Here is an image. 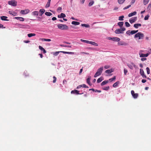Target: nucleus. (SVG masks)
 I'll return each mask as SVG.
<instances>
[{"instance_id": "f3484780", "label": "nucleus", "mask_w": 151, "mask_h": 151, "mask_svg": "<svg viewBox=\"0 0 151 151\" xmlns=\"http://www.w3.org/2000/svg\"><path fill=\"white\" fill-rule=\"evenodd\" d=\"M9 13L10 14H12L14 16H15L17 15V13L13 11H10L9 12Z\"/></svg>"}, {"instance_id": "e2e57ef3", "label": "nucleus", "mask_w": 151, "mask_h": 151, "mask_svg": "<svg viewBox=\"0 0 151 151\" xmlns=\"http://www.w3.org/2000/svg\"><path fill=\"white\" fill-rule=\"evenodd\" d=\"M131 93L132 96L135 93H134V92L133 90H132L131 91Z\"/></svg>"}, {"instance_id": "3c124183", "label": "nucleus", "mask_w": 151, "mask_h": 151, "mask_svg": "<svg viewBox=\"0 0 151 151\" xmlns=\"http://www.w3.org/2000/svg\"><path fill=\"white\" fill-rule=\"evenodd\" d=\"M62 9V8L60 7H59L57 10L58 12H61V10Z\"/></svg>"}, {"instance_id": "5fc2aeb1", "label": "nucleus", "mask_w": 151, "mask_h": 151, "mask_svg": "<svg viewBox=\"0 0 151 151\" xmlns=\"http://www.w3.org/2000/svg\"><path fill=\"white\" fill-rule=\"evenodd\" d=\"M131 6V5H129L128 6H127L124 7L123 8V9L125 10L129 8V7H130Z\"/></svg>"}, {"instance_id": "dca6fc26", "label": "nucleus", "mask_w": 151, "mask_h": 151, "mask_svg": "<svg viewBox=\"0 0 151 151\" xmlns=\"http://www.w3.org/2000/svg\"><path fill=\"white\" fill-rule=\"evenodd\" d=\"M45 12V10L44 9H40L39 11V12L40 13V15L41 16H42Z\"/></svg>"}, {"instance_id": "423d86ee", "label": "nucleus", "mask_w": 151, "mask_h": 151, "mask_svg": "<svg viewBox=\"0 0 151 151\" xmlns=\"http://www.w3.org/2000/svg\"><path fill=\"white\" fill-rule=\"evenodd\" d=\"M107 39L109 40H111L114 41H119L120 40V39L119 38L117 37H108Z\"/></svg>"}, {"instance_id": "2f4dec72", "label": "nucleus", "mask_w": 151, "mask_h": 151, "mask_svg": "<svg viewBox=\"0 0 151 151\" xmlns=\"http://www.w3.org/2000/svg\"><path fill=\"white\" fill-rule=\"evenodd\" d=\"M62 51H57L55 52H54L53 55L55 56H56L58 55L60 52H62Z\"/></svg>"}, {"instance_id": "9d476101", "label": "nucleus", "mask_w": 151, "mask_h": 151, "mask_svg": "<svg viewBox=\"0 0 151 151\" xmlns=\"http://www.w3.org/2000/svg\"><path fill=\"white\" fill-rule=\"evenodd\" d=\"M140 73L141 75L142 76V77L143 78H147V76L145 74L144 71L143 69H140Z\"/></svg>"}, {"instance_id": "a18cd8bd", "label": "nucleus", "mask_w": 151, "mask_h": 151, "mask_svg": "<svg viewBox=\"0 0 151 151\" xmlns=\"http://www.w3.org/2000/svg\"><path fill=\"white\" fill-rule=\"evenodd\" d=\"M50 2L48 1L45 5V7L48 8L50 6Z\"/></svg>"}, {"instance_id": "0e129e2a", "label": "nucleus", "mask_w": 151, "mask_h": 151, "mask_svg": "<svg viewBox=\"0 0 151 151\" xmlns=\"http://www.w3.org/2000/svg\"><path fill=\"white\" fill-rule=\"evenodd\" d=\"M85 0H80V2L81 3V4H84Z\"/></svg>"}, {"instance_id": "b1692460", "label": "nucleus", "mask_w": 151, "mask_h": 151, "mask_svg": "<svg viewBox=\"0 0 151 151\" xmlns=\"http://www.w3.org/2000/svg\"><path fill=\"white\" fill-rule=\"evenodd\" d=\"M62 52L64 53V54H74L75 53L72 52H65V51H62Z\"/></svg>"}, {"instance_id": "393cba45", "label": "nucleus", "mask_w": 151, "mask_h": 151, "mask_svg": "<svg viewBox=\"0 0 151 151\" xmlns=\"http://www.w3.org/2000/svg\"><path fill=\"white\" fill-rule=\"evenodd\" d=\"M119 81H117L113 84V86L114 88H116L118 86V85L119 84Z\"/></svg>"}, {"instance_id": "6ab92c4d", "label": "nucleus", "mask_w": 151, "mask_h": 151, "mask_svg": "<svg viewBox=\"0 0 151 151\" xmlns=\"http://www.w3.org/2000/svg\"><path fill=\"white\" fill-rule=\"evenodd\" d=\"M136 14H137L136 12H132L131 13H129L128 14V16L129 17H131L133 16V15H135Z\"/></svg>"}, {"instance_id": "bf43d9fd", "label": "nucleus", "mask_w": 151, "mask_h": 151, "mask_svg": "<svg viewBox=\"0 0 151 151\" xmlns=\"http://www.w3.org/2000/svg\"><path fill=\"white\" fill-rule=\"evenodd\" d=\"M126 33L127 34V35H130V34H130V30H128V31H127L126 32Z\"/></svg>"}, {"instance_id": "13d9d810", "label": "nucleus", "mask_w": 151, "mask_h": 151, "mask_svg": "<svg viewBox=\"0 0 151 151\" xmlns=\"http://www.w3.org/2000/svg\"><path fill=\"white\" fill-rule=\"evenodd\" d=\"M110 66L108 65H106L104 66V68L105 69H108L109 68Z\"/></svg>"}, {"instance_id": "de8ad7c7", "label": "nucleus", "mask_w": 151, "mask_h": 151, "mask_svg": "<svg viewBox=\"0 0 151 151\" xmlns=\"http://www.w3.org/2000/svg\"><path fill=\"white\" fill-rule=\"evenodd\" d=\"M150 17V16L149 14L147 15L144 18V19L145 20H147L148 19V18Z\"/></svg>"}, {"instance_id": "0eeeda50", "label": "nucleus", "mask_w": 151, "mask_h": 151, "mask_svg": "<svg viewBox=\"0 0 151 151\" xmlns=\"http://www.w3.org/2000/svg\"><path fill=\"white\" fill-rule=\"evenodd\" d=\"M127 66L131 69L133 70V67L136 68V65L133 63H132L131 64H127Z\"/></svg>"}, {"instance_id": "774afa93", "label": "nucleus", "mask_w": 151, "mask_h": 151, "mask_svg": "<svg viewBox=\"0 0 151 151\" xmlns=\"http://www.w3.org/2000/svg\"><path fill=\"white\" fill-rule=\"evenodd\" d=\"M56 19H57L55 17H53V18H52V20L53 21L55 20H56Z\"/></svg>"}, {"instance_id": "39448f33", "label": "nucleus", "mask_w": 151, "mask_h": 151, "mask_svg": "<svg viewBox=\"0 0 151 151\" xmlns=\"http://www.w3.org/2000/svg\"><path fill=\"white\" fill-rule=\"evenodd\" d=\"M8 4L13 6H16L17 5V2L14 0H12L8 2Z\"/></svg>"}, {"instance_id": "bb28decb", "label": "nucleus", "mask_w": 151, "mask_h": 151, "mask_svg": "<svg viewBox=\"0 0 151 151\" xmlns=\"http://www.w3.org/2000/svg\"><path fill=\"white\" fill-rule=\"evenodd\" d=\"M89 44L94 46H98V44L97 43L93 41H90Z\"/></svg>"}, {"instance_id": "4be33fe9", "label": "nucleus", "mask_w": 151, "mask_h": 151, "mask_svg": "<svg viewBox=\"0 0 151 151\" xmlns=\"http://www.w3.org/2000/svg\"><path fill=\"white\" fill-rule=\"evenodd\" d=\"M71 23L72 24H73L75 25H78L80 24V22L74 21H72Z\"/></svg>"}, {"instance_id": "e433bc0d", "label": "nucleus", "mask_w": 151, "mask_h": 151, "mask_svg": "<svg viewBox=\"0 0 151 151\" xmlns=\"http://www.w3.org/2000/svg\"><path fill=\"white\" fill-rule=\"evenodd\" d=\"M81 26L83 27H86L88 28L90 27V26L87 24H81Z\"/></svg>"}, {"instance_id": "f704fd0d", "label": "nucleus", "mask_w": 151, "mask_h": 151, "mask_svg": "<svg viewBox=\"0 0 151 151\" xmlns=\"http://www.w3.org/2000/svg\"><path fill=\"white\" fill-rule=\"evenodd\" d=\"M60 46L61 47H65L69 48H70L71 47V46L65 45H60Z\"/></svg>"}, {"instance_id": "7ed1b4c3", "label": "nucleus", "mask_w": 151, "mask_h": 151, "mask_svg": "<svg viewBox=\"0 0 151 151\" xmlns=\"http://www.w3.org/2000/svg\"><path fill=\"white\" fill-rule=\"evenodd\" d=\"M58 27L59 29L62 30H67L68 28L66 25L61 24H58Z\"/></svg>"}, {"instance_id": "c85d7f7f", "label": "nucleus", "mask_w": 151, "mask_h": 151, "mask_svg": "<svg viewBox=\"0 0 151 151\" xmlns=\"http://www.w3.org/2000/svg\"><path fill=\"white\" fill-rule=\"evenodd\" d=\"M36 34L35 33H29L27 35L29 37H31L32 36H35Z\"/></svg>"}, {"instance_id": "f8f14e48", "label": "nucleus", "mask_w": 151, "mask_h": 151, "mask_svg": "<svg viewBox=\"0 0 151 151\" xmlns=\"http://www.w3.org/2000/svg\"><path fill=\"white\" fill-rule=\"evenodd\" d=\"M91 79V76H89L88 78H87L86 80L87 83L90 86L91 85V84L90 83V80Z\"/></svg>"}, {"instance_id": "a878e982", "label": "nucleus", "mask_w": 151, "mask_h": 151, "mask_svg": "<svg viewBox=\"0 0 151 151\" xmlns=\"http://www.w3.org/2000/svg\"><path fill=\"white\" fill-rule=\"evenodd\" d=\"M108 80L104 81L102 82V83H101V85L102 86H104L106 83H108Z\"/></svg>"}, {"instance_id": "7c9ffc66", "label": "nucleus", "mask_w": 151, "mask_h": 151, "mask_svg": "<svg viewBox=\"0 0 151 151\" xmlns=\"http://www.w3.org/2000/svg\"><path fill=\"white\" fill-rule=\"evenodd\" d=\"M45 15L48 16H50L52 15V14L49 12H46L45 13Z\"/></svg>"}, {"instance_id": "09e8293b", "label": "nucleus", "mask_w": 151, "mask_h": 151, "mask_svg": "<svg viewBox=\"0 0 151 151\" xmlns=\"http://www.w3.org/2000/svg\"><path fill=\"white\" fill-rule=\"evenodd\" d=\"M146 69L147 74H149L150 73V70L149 68L148 67H147Z\"/></svg>"}, {"instance_id": "ddd939ff", "label": "nucleus", "mask_w": 151, "mask_h": 151, "mask_svg": "<svg viewBox=\"0 0 151 151\" xmlns=\"http://www.w3.org/2000/svg\"><path fill=\"white\" fill-rule=\"evenodd\" d=\"M39 48L40 50L41 51L43 52V53H45L46 52V50L41 46H39Z\"/></svg>"}, {"instance_id": "a211bd4d", "label": "nucleus", "mask_w": 151, "mask_h": 151, "mask_svg": "<svg viewBox=\"0 0 151 151\" xmlns=\"http://www.w3.org/2000/svg\"><path fill=\"white\" fill-rule=\"evenodd\" d=\"M113 72V70L112 69H111L106 70L105 71V72L106 73L109 74L112 72Z\"/></svg>"}, {"instance_id": "a19ab883", "label": "nucleus", "mask_w": 151, "mask_h": 151, "mask_svg": "<svg viewBox=\"0 0 151 151\" xmlns=\"http://www.w3.org/2000/svg\"><path fill=\"white\" fill-rule=\"evenodd\" d=\"M139 57L140 58L145 57V54H144L142 53H139Z\"/></svg>"}, {"instance_id": "680f3d73", "label": "nucleus", "mask_w": 151, "mask_h": 151, "mask_svg": "<svg viewBox=\"0 0 151 151\" xmlns=\"http://www.w3.org/2000/svg\"><path fill=\"white\" fill-rule=\"evenodd\" d=\"M80 54H86V55H89V53H88L85 52H81L80 53Z\"/></svg>"}, {"instance_id": "37998d69", "label": "nucleus", "mask_w": 151, "mask_h": 151, "mask_svg": "<svg viewBox=\"0 0 151 151\" xmlns=\"http://www.w3.org/2000/svg\"><path fill=\"white\" fill-rule=\"evenodd\" d=\"M125 26L127 27H130V25L128 22H125Z\"/></svg>"}, {"instance_id": "49530a36", "label": "nucleus", "mask_w": 151, "mask_h": 151, "mask_svg": "<svg viewBox=\"0 0 151 151\" xmlns=\"http://www.w3.org/2000/svg\"><path fill=\"white\" fill-rule=\"evenodd\" d=\"M60 15L62 18H63L66 17L65 15L63 13H61Z\"/></svg>"}, {"instance_id": "72a5a7b5", "label": "nucleus", "mask_w": 151, "mask_h": 151, "mask_svg": "<svg viewBox=\"0 0 151 151\" xmlns=\"http://www.w3.org/2000/svg\"><path fill=\"white\" fill-rule=\"evenodd\" d=\"M150 0H143V3L145 5H146L149 2Z\"/></svg>"}, {"instance_id": "c9c22d12", "label": "nucleus", "mask_w": 151, "mask_h": 151, "mask_svg": "<svg viewBox=\"0 0 151 151\" xmlns=\"http://www.w3.org/2000/svg\"><path fill=\"white\" fill-rule=\"evenodd\" d=\"M125 0H118V2L119 4H122Z\"/></svg>"}, {"instance_id": "4c0bfd02", "label": "nucleus", "mask_w": 151, "mask_h": 151, "mask_svg": "<svg viewBox=\"0 0 151 151\" xmlns=\"http://www.w3.org/2000/svg\"><path fill=\"white\" fill-rule=\"evenodd\" d=\"M94 3V1H91L88 4V6H92Z\"/></svg>"}, {"instance_id": "603ef678", "label": "nucleus", "mask_w": 151, "mask_h": 151, "mask_svg": "<svg viewBox=\"0 0 151 151\" xmlns=\"http://www.w3.org/2000/svg\"><path fill=\"white\" fill-rule=\"evenodd\" d=\"M150 54V52L149 51H148V53L145 54V57H147Z\"/></svg>"}, {"instance_id": "4468645a", "label": "nucleus", "mask_w": 151, "mask_h": 151, "mask_svg": "<svg viewBox=\"0 0 151 151\" xmlns=\"http://www.w3.org/2000/svg\"><path fill=\"white\" fill-rule=\"evenodd\" d=\"M14 19L17 20H19L20 21H21L23 22L24 21V19L22 17H14Z\"/></svg>"}, {"instance_id": "473e14b6", "label": "nucleus", "mask_w": 151, "mask_h": 151, "mask_svg": "<svg viewBox=\"0 0 151 151\" xmlns=\"http://www.w3.org/2000/svg\"><path fill=\"white\" fill-rule=\"evenodd\" d=\"M110 87L109 86H107L106 87H104L103 88V89L104 90L107 91L109 89Z\"/></svg>"}, {"instance_id": "8fccbe9b", "label": "nucleus", "mask_w": 151, "mask_h": 151, "mask_svg": "<svg viewBox=\"0 0 151 151\" xmlns=\"http://www.w3.org/2000/svg\"><path fill=\"white\" fill-rule=\"evenodd\" d=\"M124 74L126 75L128 73V70L125 68H124Z\"/></svg>"}, {"instance_id": "4d7b16f0", "label": "nucleus", "mask_w": 151, "mask_h": 151, "mask_svg": "<svg viewBox=\"0 0 151 151\" xmlns=\"http://www.w3.org/2000/svg\"><path fill=\"white\" fill-rule=\"evenodd\" d=\"M141 60L142 61H144L146 60L147 58H141Z\"/></svg>"}, {"instance_id": "864d4df0", "label": "nucleus", "mask_w": 151, "mask_h": 151, "mask_svg": "<svg viewBox=\"0 0 151 151\" xmlns=\"http://www.w3.org/2000/svg\"><path fill=\"white\" fill-rule=\"evenodd\" d=\"M81 86H82V87H83V88H88V86H86L85 84H83L81 85Z\"/></svg>"}, {"instance_id": "ea45409f", "label": "nucleus", "mask_w": 151, "mask_h": 151, "mask_svg": "<svg viewBox=\"0 0 151 151\" xmlns=\"http://www.w3.org/2000/svg\"><path fill=\"white\" fill-rule=\"evenodd\" d=\"M124 17V16L123 15L120 16L119 17V20L120 21H123Z\"/></svg>"}, {"instance_id": "412c9836", "label": "nucleus", "mask_w": 151, "mask_h": 151, "mask_svg": "<svg viewBox=\"0 0 151 151\" xmlns=\"http://www.w3.org/2000/svg\"><path fill=\"white\" fill-rule=\"evenodd\" d=\"M7 18V17L5 16H2L1 17V19L2 20L8 21V20L6 19Z\"/></svg>"}, {"instance_id": "58836bf2", "label": "nucleus", "mask_w": 151, "mask_h": 151, "mask_svg": "<svg viewBox=\"0 0 151 151\" xmlns=\"http://www.w3.org/2000/svg\"><path fill=\"white\" fill-rule=\"evenodd\" d=\"M116 77L115 76H114V77L109 79L108 81H110V82H111L115 80L116 79Z\"/></svg>"}, {"instance_id": "79ce46f5", "label": "nucleus", "mask_w": 151, "mask_h": 151, "mask_svg": "<svg viewBox=\"0 0 151 151\" xmlns=\"http://www.w3.org/2000/svg\"><path fill=\"white\" fill-rule=\"evenodd\" d=\"M42 40L43 41H46L48 42H50L51 41V40L50 39H42Z\"/></svg>"}, {"instance_id": "cd10ccee", "label": "nucleus", "mask_w": 151, "mask_h": 151, "mask_svg": "<svg viewBox=\"0 0 151 151\" xmlns=\"http://www.w3.org/2000/svg\"><path fill=\"white\" fill-rule=\"evenodd\" d=\"M123 24L124 22H119L118 23V25L121 27L123 26Z\"/></svg>"}, {"instance_id": "aec40b11", "label": "nucleus", "mask_w": 151, "mask_h": 151, "mask_svg": "<svg viewBox=\"0 0 151 151\" xmlns=\"http://www.w3.org/2000/svg\"><path fill=\"white\" fill-rule=\"evenodd\" d=\"M141 25L140 24H135L134 25V27L136 28H138L139 27H141Z\"/></svg>"}, {"instance_id": "1a4fd4ad", "label": "nucleus", "mask_w": 151, "mask_h": 151, "mask_svg": "<svg viewBox=\"0 0 151 151\" xmlns=\"http://www.w3.org/2000/svg\"><path fill=\"white\" fill-rule=\"evenodd\" d=\"M29 12V10L28 9H26L25 10H21L20 12V13L22 14H26Z\"/></svg>"}, {"instance_id": "6e6d98bb", "label": "nucleus", "mask_w": 151, "mask_h": 151, "mask_svg": "<svg viewBox=\"0 0 151 151\" xmlns=\"http://www.w3.org/2000/svg\"><path fill=\"white\" fill-rule=\"evenodd\" d=\"M135 33V30H132V31H131L130 32V34L131 35H133Z\"/></svg>"}, {"instance_id": "f03ea898", "label": "nucleus", "mask_w": 151, "mask_h": 151, "mask_svg": "<svg viewBox=\"0 0 151 151\" xmlns=\"http://www.w3.org/2000/svg\"><path fill=\"white\" fill-rule=\"evenodd\" d=\"M103 67H101L100 68H99L97 70L96 72V73L94 75V77L95 78H96L97 77V76L100 75L103 71Z\"/></svg>"}, {"instance_id": "5701e85b", "label": "nucleus", "mask_w": 151, "mask_h": 151, "mask_svg": "<svg viewBox=\"0 0 151 151\" xmlns=\"http://www.w3.org/2000/svg\"><path fill=\"white\" fill-rule=\"evenodd\" d=\"M38 14H39L38 12L37 11H34V12H33L32 13V15H33V16H38Z\"/></svg>"}, {"instance_id": "c756f323", "label": "nucleus", "mask_w": 151, "mask_h": 151, "mask_svg": "<svg viewBox=\"0 0 151 151\" xmlns=\"http://www.w3.org/2000/svg\"><path fill=\"white\" fill-rule=\"evenodd\" d=\"M138 96V94L137 93H135L132 96L133 98L134 99H137Z\"/></svg>"}, {"instance_id": "20e7f679", "label": "nucleus", "mask_w": 151, "mask_h": 151, "mask_svg": "<svg viewBox=\"0 0 151 151\" xmlns=\"http://www.w3.org/2000/svg\"><path fill=\"white\" fill-rule=\"evenodd\" d=\"M126 30V29L124 27L121 28V29H116L115 32L116 34H119L120 33H123V31Z\"/></svg>"}, {"instance_id": "f257e3e1", "label": "nucleus", "mask_w": 151, "mask_h": 151, "mask_svg": "<svg viewBox=\"0 0 151 151\" xmlns=\"http://www.w3.org/2000/svg\"><path fill=\"white\" fill-rule=\"evenodd\" d=\"M144 36V35L143 33L139 32L135 35L134 38H138L139 40L142 39L143 38Z\"/></svg>"}, {"instance_id": "c03bdc74", "label": "nucleus", "mask_w": 151, "mask_h": 151, "mask_svg": "<svg viewBox=\"0 0 151 151\" xmlns=\"http://www.w3.org/2000/svg\"><path fill=\"white\" fill-rule=\"evenodd\" d=\"M151 8V4H149L148 5V7L147 8V10L148 11H149L150 8Z\"/></svg>"}, {"instance_id": "338daca9", "label": "nucleus", "mask_w": 151, "mask_h": 151, "mask_svg": "<svg viewBox=\"0 0 151 151\" xmlns=\"http://www.w3.org/2000/svg\"><path fill=\"white\" fill-rule=\"evenodd\" d=\"M146 81L145 80V79H142V83H145V82H146Z\"/></svg>"}, {"instance_id": "2eb2a0df", "label": "nucleus", "mask_w": 151, "mask_h": 151, "mask_svg": "<svg viewBox=\"0 0 151 151\" xmlns=\"http://www.w3.org/2000/svg\"><path fill=\"white\" fill-rule=\"evenodd\" d=\"M104 79L103 77L101 76L97 79V83H99L101 82Z\"/></svg>"}, {"instance_id": "9b49d317", "label": "nucleus", "mask_w": 151, "mask_h": 151, "mask_svg": "<svg viewBox=\"0 0 151 151\" xmlns=\"http://www.w3.org/2000/svg\"><path fill=\"white\" fill-rule=\"evenodd\" d=\"M79 91L77 90H75L71 91V93L72 94H81V93H79Z\"/></svg>"}, {"instance_id": "69168bd1", "label": "nucleus", "mask_w": 151, "mask_h": 151, "mask_svg": "<svg viewBox=\"0 0 151 151\" xmlns=\"http://www.w3.org/2000/svg\"><path fill=\"white\" fill-rule=\"evenodd\" d=\"M135 1V0H131V4H133Z\"/></svg>"}, {"instance_id": "052dcab7", "label": "nucleus", "mask_w": 151, "mask_h": 151, "mask_svg": "<svg viewBox=\"0 0 151 151\" xmlns=\"http://www.w3.org/2000/svg\"><path fill=\"white\" fill-rule=\"evenodd\" d=\"M90 41L87 40H84V42L86 43L87 44H89L90 43Z\"/></svg>"}, {"instance_id": "6e6552de", "label": "nucleus", "mask_w": 151, "mask_h": 151, "mask_svg": "<svg viewBox=\"0 0 151 151\" xmlns=\"http://www.w3.org/2000/svg\"><path fill=\"white\" fill-rule=\"evenodd\" d=\"M137 17H132L129 19V22L131 24H132L134 22L137 20Z\"/></svg>"}]
</instances>
